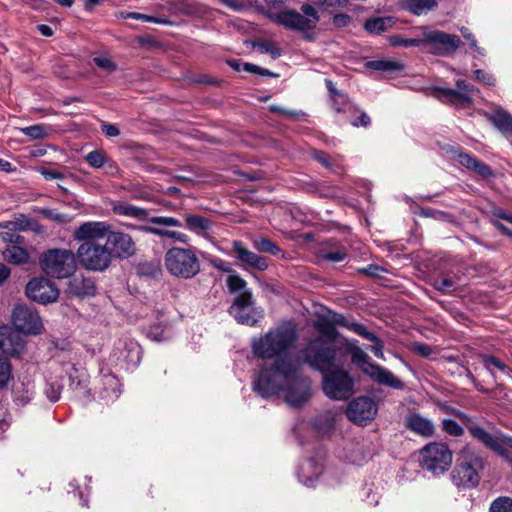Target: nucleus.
I'll use <instances>...</instances> for the list:
<instances>
[{"label":"nucleus","instance_id":"nucleus-1","mask_svg":"<svg viewBox=\"0 0 512 512\" xmlns=\"http://www.w3.org/2000/svg\"><path fill=\"white\" fill-rule=\"evenodd\" d=\"M296 340V329L290 322L271 328L253 339L254 355L274 361L259 369L252 386L262 398L280 396L289 406L299 408L309 401L312 390L311 380L302 373L301 363L288 353Z\"/></svg>","mask_w":512,"mask_h":512},{"label":"nucleus","instance_id":"nucleus-2","mask_svg":"<svg viewBox=\"0 0 512 512\" xmlns=\"http://www.w3.org/2000/svg\"><path fill=\"white\" fill-rule=\"evenodd\" d=\"M304 361L314 370L324 373L332 368L343 366L346 356L335 346L329 345L321 338H316L302 351Z\"/></svg>","mask_w":512,"mask_h":512},{"label":"nucleus","instance_id":"nucleus-3","mask_svg":"<svg viewBox=\"0 0 512 512\" xmlns=\"http://www.w3.org/2000/svg\"><path fill=\"white\" fill-rule=\"evenodd\" d=\"M484 468V459L472 447H464L458 456L457 464L452 472V482L455 486L469 489L480 482V472Z\"/></svg>","mask_w":512,"mask_h":512},{"label":"nucleus","instance_id":"nucleus-4","mask_svg":"<svg viewBox=\"0 0 512 512\" xmlns=\"http://www.w3.org/2000/svg\"><path fill=\"white\" fill-rule=\"evenodd\" d=\"M164 264L174 277L191 279L200 272V261L196 249L172 247L165 253Z\"/></svg>","mask_w":512,"mask_h":512},{"label":"nucleus","instance_id":"nucleus-5","mask_svg":"<svg viewBox=\"0 0 512 512\" xmlns=\"http://www.w3.org/2000/svg\"><path fill=\"white\" fill-rule=\"evenodd\" d=\"M350 355L353 364L358 366L360 370L374 382L396 390H403L405 388V384L402 380L388 369L371 362L368 354L360 347L354 348V351Z\"/></svg>","mask_w":512,"mask_h":512},{"label":"nucleus","instance_id":"nucleus-6","mask_svg":"<svg viewBox=\"0 0 512 512\" xmlns=\"http://www.w3.org/2000/svg\"><path fill=\"white\" fill-rule=\"evenodd\" d=\"M322 374V390L328 398L337 401L347 400L354 394V378L343 369V366L332 368Z\"/></svg>","mask_w":512,"mask_h":512},{"label":"nucleus","instance_id":"nucleus-7","mask_svg":"<svg viewBox=\"0 0 512 512\" xmlns=\"http://www.w3.org/2000/svg\"><path fill=\"white\" fill-rule=\"evenodd\" d=\"M43 271L58 279L68 278L76 270V260L72 251L67 249H50L40 257Z\"/></svg>","mask_w":512,"mask_h":512},{"label":"nucleus","instance_id":"nucleus-8","mask_svg":"<svg viewBox=\"0 0 512 512\" xmlns=\"http://www.w3.org/2000/svg\"><path fill=\"white\" fill-rule=\"evenodd\" d=\"M301 11L303 14L293 9H284L271 13L269 17L275 23L290 30L304 31L315 28L319 21L317 10L310 4H304Z\"/></svg>","mask_w":512,"mask_h":512},{"label":"nucleus","instance_id":"nucleus-9","mask_svg":"<svg viewBox=\"0 0 512 512\" xmlns=\"http://www.w3.org/2000/svg\"><path fill=\"white\" fill-rule=\"evenodd\" d=\"M297 478L306 487H315L320 482L333 486L339 482L334 477V471L324 468L323 460L319 456L301 461L297 468Z\"/></svg>","mask_w":512,"mask_h":512},{"label":"nucleus","instance_id":"nucleus-10","mask_svg":"<svg viewBox=\"0 0 512 512\" xmlns=\"http://www.w3.org/2000/svg\"><path fill=\"white\" fill-rule=\"evenodd\" d=\"M421 467L434 476L446 472L452 464V452L444 443L431 442L420 450Z\"/></svg>","mask_w":512,"mask_h":512},{"label":"nucleus","instance_id":"nucleus-11","mask_svg":"<svg viewBox=\"0 0 512 512\" xmlns=\"http://www.w3.org/2000/svg\"><path fill=\"white\" fill-rule=\"evenodd\" d=\"M423 49L437 56L453 55L461 46L459 36L429 27H421Z\"/></svg>","mask_w":512,"mask_h":512},{"label":"nucleus","instance_id":"nucleus-12","mask_svg":"<svg viewBox=\"0 0 512 512\" xmlns=\"http://www.w3.org/2000/svg\"><path fill=\"white\" fill-rule=\"evenodd\" d=\"M455 88L437 86L432 89V95L445 104L456 107H469L473 103V97L479 90L464 79L455 82Z\"/></svg>","mask_w":512,"mask_h":512},{"label":"nucleus","instance_id":"nucleus-13","mask_svg":"<svg viewBox=\"0 0 512 512\" xmlns=\"http://www.w3.org/2000/svg\"><path fill=\"white\" fill-rule=\"evenodd\" d=\"M80 264L92 271H104L112 262V252L109 247L96 242H83L77 250Z\"/></svg>","mask_w":512,"mask_h":512},{"label":"nucleus","instance_id":"nucleus-14","mask_svg":"<svg viewBox=\"0 0 512 512\" xmlns=\"http://www.w3.org/2000/svg\"><path fill=\"white\" fill-rule=\"evenodd\" d=\"M111 362L125 370L136 368L141 360V347L132 339H120L115 343Z\"/></svg>","mask_w":512,"mask_h":512},{"label":"nucleus","instance_id":"nucleus-15","mask_svg":"<svg viewBox=\"0 0 512 512\" xmlns=\"http://www.w3.org/2000/svg\"><path fill=\"white\" fill-rule=\"evenodd\" d=\"M12 323L18 332L27 335L40 334L43 329V323L38 312L24 304H18L13 309Z\"/></svg>","mask_w":512,"mask_h":512},{"label":"nucleus","instance_id":"nucleus-16","mask_svg":"<svg viewBox=\"0 0 512 512\" xmlns=\"http://www.w3.org/2000/svg\"><path fill=\"white\" fill-rule=\"evenodd\" d=\"M229 313L238 323L247 326H254L263 318V311L255 306L252 294L236 296Z\"/></svg>","mask_w":512,"mask_h":512},{"label":"nucleus","instance_id":"nucleus-17","mask_svg":"<svg viewBox=\"0 0 512 512\" xmlns=\"http://www.w3.org/2000/svg\"><path fill=\"white\" fill-rule=\"evenodd\" d=\"M378 411L377 404L369 397H358L347 407L346 415L354 423L366 425L374 419Z\"/></svg>","mask_w":512,"mask_h":512},{"label":"nucleus","instance_id":"nucleus-18","mask_svg":"<svg viewBox=\"0 0 512 512\" xmlns=\"http://www.w3.org/2000/svg\"><path fill=\"white\" fill-rule=\"evenodd\" d=\"M26 295L33 301L41 304L55 302L59 296V290L50 280L36 278L26 285Z\"/></svg>","mask_w":512,"mask_h":512},{"label":"nucleus","instance_id":"nucleus-19","mask_svg":"<svg viewBox=\"0 0 512 512\" xmlns=\"http://www.w3.org/2000/svg\"><path fill=\"white\" fill-rule=\"evenodd\" d=\"M95 391L101 400L114 402L121 394V384L108 369H101Z\"/></svg>","mask_w":512,"mask_h":512},{"label":"nucleus","instance_id":"nucleus-20","mask_svg":"<svg viewBox=\"0 0 512 512\" xmlns=\"http://www.w3.org/2000/svg\"><path fill=\"white\" fill-rule=\"evenodd\" d=\"M112 226L104 221H88L81 224L73 233V237L77 241L96 242L108 237Z\"/></svg>","mask_w":512,"mask_h":512},{"label":"nucleus","instance_id":"nucleus-21","mask_svg":"<svg viewBox=\"0 0 512 512\" xmlns=\"http://www.w3.org/2000/svg\"><path fill=\"white\" fill-rule=\"evenodd\" d=\"M106 245L112 252V258H128L135 253V243L129 234L110 230Z\"/></svg>","mask_w":512,"mask_h":512},{"label":"nucleus","instance_id":"nucleus-22","mask_svg":"<svg viewBox=\"0 0 512 512\" xmlns=\"http://www.w3.org/2000/svg\"><path fill=\"white\" fill-rule=\"evenodd\" d=\"M350 324H359L358 322L350 321L342 314H338L333 311H327L325 314L319 316L318 320L315 322L314 326L318 332L322 335L335 338L336 337V329L335 325L342 326L349 330Z\"/></svg>","mask_w":512,"mask_h":512},{"label":"nucleus","instance_id":"nucleus-23","mask_svg":"<svg viewBox=\"0 0 512 512\" xmlns=\"http://www.w3.org/2000/svg\"><path fill=\"white\" fill-rule=\"evenodd\" d=\"M483 116L506 138L512 136V114L499 105L482 112Z\"/></svg>","mask_w":512,"mask_h":512},{"label":"nucleus","instance_id":"nucleus-24","mask_svg":"<svg viewBox=\"0 0 512 512\" xmlns=\"http://www.w3.org/2000/svg\"><path fill=\"white\" fill-rule=\"evenodd\" d=\"M25 347L23 338L11 327H0V350L10 356L20 355Z\"/></svg>","mask_w":512,"mask_h":512},{"label":"nucleus","instance_id":"nucleus-25","mask_svg":"<svg viewBox=\"0 0 512 512\" xmlns=\"http://www.w3.org/2000/svg\"><path fill=\"white\" fill-rule=\"evenodd\" d=\"M235 257L245 266L263 271L268 267L266 258L248 250L241 242L234 241L232 244Z\"/></svg>","mask_w":512,"mask_h":512},{"label":"nucleus","instance_id":"nucleus-26","mask_svg":"<svg viewBox=\"0 0 512 512\" xmlns=\"http://www.w3.org/2000/svg\"><path fill=\"white\" fill-rule=\"evenodd\" d=\"M325 85L330 95L331 106L337 113L359 111L357 106L350 101L347 94L338 90L330 79L325 80Z\"/></svg>","mask_w":512,"mask_h":512},{"label":"nucleus","instance_id":"nucleus-27","mask_svg":"<svg viewBox=\"0 0 512 512\" xmlns=\"http://www.w3.org/2000/svg\"><path fill=\"white\" fill-rule=\"evenodd\" d=\"M468 431L473 438L482 443L486 448L498 453L501 449V440L504 434L500 432L490 433L479 425L468 426Z\"/></svg>","mask_w":512,"mask_h":512},{"label":"nucleus","instance_id":"nucleus-28","mask_svg":"<svg viewBox=\"0 0 512 512\" xmlns=\"http://www.w3.org/2000/svg\"><path fill=\"white\" fill-rule=\"evenodd\" d=\"M184 220L185 228L190 232L205 239L210 238L213 222L209 218L197 214H185Z\"/></svg>","mask_w":512,"mask_h":512},{"label":"nucleus","instance_id":"nucleus-29","mask_svg":"<svg viewBox=\"0 0 512 512\" xmlns=\"http://www.w3.org/2000/svg\"><path fill=\"white\" fill-rule=\"evenodd\" d=\"M405 426L410 431L422 437H431L435 432L433 422L418 413H410L407 415L405 418Z\"/></svg>","mask_w":512,"mask_h":512},{"label":"nucleus","instance_id":"nucleus-30","mask_svg":"<svg viewBox=\"0 0 512 512\" xmlns=\"http://www.w3.org/2000/svg\"><path fill=\"white\" fill-rule=\"evenodd\" d=\"M349 331L354 332L355 334L361 336L362 338L373 343L369 347L370 351L374 354L375 357L384 360V342L376 336L374 333L370 332L363 324H350Z\"/></svg>","mask_w":512,"mask_h":512},{"label":"nucleus","instance_id":"nucleus-31","mask_svg":"<svg viewBox=\"0 0 512 512\" xmlns=\"http://www.w3.org/2000/svg\"><path fill=\"white\" fill-rule=\"evenodd\" d=\"M480 358L484 368L495 381L501 376L512 377V370L501 359L490 354H482Z\"/></svg>","mask_w":512,"mask_h":512},{"label":"nucleus","instance_id":"nucleus-32","mask_svg":"<svg viewBox=\"0 0 512 512\" xmlns=\"http://www.w3.org/2000/svg\"><path fill=\"white\" fill-rule=\"evenodd\" d=\"M455 160H457L465 168L476 172L477 174L484 178L492 176V170L488 165L479 161L474 156L465 153L463 150H461L459 154H457Z\"/></svg>","mask_w":512,"mask_h":512},{"label":"nucleus","instance_id":"nucleus-33","mask_svg":"<svg viewBox=\"0 0 512 512\" xmlns=\"http://www.w3.org/2000/svg\"><path fill=\"white\" fill-rule=\"evenodd\" d=\"M112 211L117 215L134 218L139 221L149 222L150 219L148 210L128 203L118 202L112 206Z\"/></svg>","mask_w":512,"mask_h":512},{"label":"nucleus","instance_id":"nucleus-34","mask_svg":"<svg viewBox=\"0 0 512 512\" xmlns=\"http://www.w3.org/2000/svg\"><path fill=\"white\" fill-rule=\"evenodd\" d=\"M62 389V375L46 376L43 393L50 402L55 403L60 399Z\"/></svg>","mask_w":512,"mask_h":512},{"label":"nucleus","instance_id":"nucleus-35","mask_svg":"<svg viewBox=\"0 0 512 512\" xmlns=\"http://www.w3.org/2000/svg\"><path fill=\"white\" fill-rule=\"evenodd\" d=\"M138 230L158 236L160 238H169L179 243L187 244L189 242V236L185 233L173 230H166L162 228H157L153 226H140Z\"/></svg>","mask_w":512,"mask_h":512},{"label":"nucleus","instance_id":"nucleus-36","mask_svg":"<svg viewBox=\"0 0 512 512\" xmlns=\"http://www.w3.org/2000/svg\"><path fill=\"white\" fill-rule=\"evenodd\" d=\"M70 387L74 391H78L80 394H88L87 389L89 377L85 369H78L73 367L69 372Z\"/></svg>","mask_w":512,"mask_h":512},{"label":"nucleus","instance_id":"nucleus-37","mask_svg":"<svg viewBox=\"0 0 512 512\" xmlns=\"http://www.w3.org/2000/svg\"><path fill=\"white\" fill-rule=\"evenodd\" d=\"M14 401L18 405H26L28 404L34 397V384L30 380L22 381L17 384L13 389Z\"/></svg>","mask_w":512,"mask_h":512},{"label":"nucleus","instance_id":"nucleus-38","mask_svg":"<svg viewBox=\"0 0 512 512\" xmlns=\"http://www.w3.org/2000/svg\"><path fill=\"white\" fill-rule=\"evenodd\" d=\"M437 6L436 0H405L406 9L417 16L426 14Z\"/></svg>","mask_w":512,"mask_h":512},{"label":"nucleus","instance_id":"nucleus-39","mask_svg":"<svg viewBox=\"0 0 512 512\" xmlns=\"http://www.w3.org/2000/svg\"><path fill=\"white\" fill-rule=\"evenodd\" d=\"M227 287L231 293H237V296H245L252 294L247 287V282L241 278L236 272L229 274L226 280Z\"/></svg>","mask_w":512,"mask_h":512},{"label":"nucleus","instance_id":"nucleus-40","mask_svg":"<svg viewBox=\"0 0 512 512\" xmlns=\"http://www.w3.org/2000/svg\"><path fill=\"white\" fill-rule=\"evenodd\" d=\"M3 257L10 263L21 264L27 262L28 253L21 247L12 245L3 251Z\"/></svg>","mask_w":512,"mask_h":512},{"label":"nucleus","instance_id":"nucleus-41","mask_svg":"<svg viewBox=\"0 0 512 512\" xmlns=\"http://www.w3.org/2000/svg\"><path fill=\"white\" fill-rule=\"evenodd\" d=\"M394 21L391 17H379L369 19L365 23V29L370 33L379 34L391 27Z\"/></svg>","mask_w":512,"mask_h":512},{"label":"nucleus","instance_id":"nucleus-42","mask_svg":"<svg viewBox=\"0 0 512 512\" xmlns=\"http://www.w3.org/2000/svg\"><path fill=\"white\" fill-rule=\"evenodd\" d=\"M335 424V415L332 412H325L316 416L313 420V426L321 433L330 431Z\"/></svg>","mask_w":512,"mask_h":512},{"label":"nucleus","instance_id":"nucleus-43","mask_svg":"<svg viewBox=\"0 0 512 512\" xmlns=\"http://www.w3.org/2000/svg\"><path fill=\"white\" fill-rule=\"evenodd\" d=\"M389 43L394 47H420L423 49L422 31H420V34L415 38H404L400 35L390 36Z\"/></svg>","mask_w":512,"mask_h":512},{"label":"nucleus","instance_id":"nucleus-44","mask_svg":"<svg viewBox=\"0 0 512 512\" xmlns=\"http://www.w3.org/2000/svg\"><path fill=\"white\" fill-rule=\"evenodd\" d=\"M433 286L441 292L449 293L457 289L458 278L452 276H441L434 279Z\"/></svg>","mask_w":512,"mask_h":512},{"label":"nucleus","instance_id":"nucleus-45","mask_svg":"<svg viewBox=\"0 0 512 512\" xmlns=\"http://www.w3.org/2000/svg\"><path fill=\"white\" fill-rule=\"evenodd\" d=\"M367 67L371 68L375 71H382V72H395L400 71L403 68V65L396 61H389V60H375L370 61L367 63Z\"/></svg>","mask_w":512,"mask_h":512},{"label":"nucleus","instance_id":"nucleus-46","mask_svg":"<svg viewBox=\"0 0 512 512\" xmlns=\"http://www.w3.org/2000/svg\"><path fill=\"white\" fill-rule=\"evenodd\" d=\"M12 379V366L10 361L0 355V390L8 387Z\"/></svg>","mask_w":512,"mask_h":512},{"label":"nucleus","instance_id":"nucleus-47","mask_svg":"<svg viewBox=\"0 0 512 512\" xmlns=\"http://www.w3.org/2000/svg\"><path fill=\"white\" fill-rule=\"evenodd\" d=\"M107 158L108 156L100 150H93L85 156L86 162L96 169L102 168L107 163Z\"/></svg>","mask_w":512,"mask_h":512},{"label":"nucleus","instance_id":"nucleus-48","mask_svg":"<svg viewBox=\"0 0 512 512\" xmlns=\"http://www.w3.org/2000/svg\"><path fill=\"white\" fill-rule=\"evenodd\" d=\"M319 257L325 261H329L332 263H338V262H342L346 259L347 253L343 249H336V250L322 249L319 252Z\"/></svg>","mask_w":512,"mask_h":512},{"label":"nucleus","instance_id":"nucleus-49","mask_svg":"<svg viewBox=\"0 0 512 512\" xmlns=\"http://www.w3.org/2000/svg\"><path fill=\"white\" fill-rule=\"evenodd\" d=\"M489 512H512V498L498 497L490 505Z\"/></svg>","mask_w":512,"mask_h":512},{"label":"nucleus","instance_id":"nucleus-50","mask_svg":"<svg viewBox=\"0 0 512 512\" xmlns=\"http://www.w3.org/2000/svg\"><path fill=\"white\" fill-rule=\"evenodd\" d=\"M20 131L27 137L36 140L42 139L47 135V130L44 125L36 124L28 127L21 128Z\"/></svg>","mask_w":512,"mask_h":512},{"label":"nucleus","instance_id":"nucleus-51","mask_svg":"<svg viewBox=\"0 0 512 512\" xmlns=\"http://www.w3.org/2000/svg\"><path fill=\"white\" fill-rule=\"evenodd\" d=\"M148 337L155 342H162L171 337V332L167 327L157 325L149 330Z\"/></svg>","mask_w":512,"mask_h":512},{"label":"nucleus","instance_id":"nucleus-52","mask_svg":"<svg viewBox=\"0 0 512 512\" xmlns=\"http://www.w3.org/2000/svg\"><path fill=\"white\" fill-rule=\"evenodd\" d=\"M254 247L260 252L270 253L273 255L280 251V249L267 238L255 239Z\"/></svg>","mask_w":512,"mask_h":512},{"label":"nucleus","instance_id":"nucleus-53","mask_svg":"<svg viewBox=\"0 0 512 512\" xmlns=\"http://www.w3.org/2000/svg\"><path fill=\"white\" fill-rule=\"evenodd\" d=\"M442 427L447 434L454 437H459L464 433V429L455 420L452 419H443Z\"/></svg>","mask_w":512,"mask_h":512},{"label":"nucleus","instance_id":"nucleus-54","mask_svg":"<svg viewBox=\"0 0 512 512\" xmlns=\"http://www.w3.org/2000/svg\"><path fill=\"white\" fill-rule=\"evenodd\" d=\"M257 47L260 50V52L270 54L273 59H276L281 56L280 49L272 41H261L257 44Z\"/></svg>","mask_w":512,"mask_h":512},{"label":"nucleus","instance_id":"nucleus-55","mask_svg":"<svg viewBox=\"0 0 512 512\" xmlns=\"http://www.w3.org/2000/svg\"><path fill=\"white\" fill-rule=\"evenodd\" d=\"M149 222L155 225H162L166 227H182V223L177 218L168 216L151 217Z\"/></svg>","mask_w":512,"mask_h":512},{"label":"nucleus","instance_id":"nucleus-56","mask_svg":"<svg viewBox=\"0 0 512 512\" xmlns=\"http://www.w3.org/2000/svg\"><path fill=\"white\" fill-rule=\"evenodd\" d=\"M77 294L92 295L94 294L95 287L91 280L82 279L81 281L75 280L74 284Z\"/></svg>","mask_w":512,"mask_h":512},{"label":"nucleus","instance_id":"nucleus-57","mask_svg":"<svg viewBox=\"0 0 512 512\" xmlns=\"http://www.w3.org/2000/svg\"><path fill=\"white\" fill-rule=\"evenodd\" d=\"M500 445L501 449L498 450L497 454L512 462V438L503 435Z\"/></svg>","mask_w":512,"mask_h":512},{"label":"nucleus","instance_id":"nucleus-58","mask_svg":"<svg viewBox=\"0 0 512 512\" xmlns=\"http://www.w3.org/2000/svg\"><path fill=\"white\" fill-rule=\"evenodd\" d=\"M119 17H121L123 19L131 18V19L140 20L143 22L161 23V20H159L153 16H149V15L137 13V12H120Z\"/></svg>","mask_w":512,"mask_h":512},{"label":"nucleus","instance_id":"nucleus-59","mask_svg":"<svg viewBox=\"0 0 512 512\" xmlns=\"http://www.w3.org/2000/svg\"><path fill=\"white\" fill-rule=\"evenodd\" d=\"M473 74H474V78L478 82L483 83L485 85L494 86L496 83L495 77L491 73H489L485 70L476 69V70H474Z\"/></svg>","mask_w":512,"mask_h":512},{"label":"nucleus","instance_id":"nucleus-60","mask_svg":"<svg viewBox=\"0 0 512 512\" xmlns=\"http://www.w3.org/2000/svg\"><path fill=\"white\" fill-rule=\"evenodd\" d=\"M439 150L442 153V155L450 158L455 159L457 157V154L462 150L459 146H455L449 143L439 144Z\"/></svg>","mask_w":512,"mask_h":512},{"label":"nucleus","instance_id":"nucleus-61","mask_svg":"<svg viewBox=\"0 0 512 512\" xmlns=\"http://www.w3.org/2000/svg\"><path fill=\"white\" fill-rule=\"evenodd\" d=\"M312 157L316 161H318L321 165H323L325 168H327L329 170L333 169V164L330 160V157L326 153H324L322 151H318V150H313Z\"/></svg>","mask_w":512,"mask_h":512},{"label":"nucleus","instance_id":"nucleus-62","mask_svg":"<svg viewBox=\"0 0 512 512\" xmlns=\"http://www.w3.org/2000/svg\"><path fill=\"white\" fill-rule=\"evenodd\" d=\"M359 112H360L359 117L355 118V119H351L350 123L354 127L367 128L371 123V119L366 112H364V111H359Z\"/></svg>","mask_w":512,"mask_h":512},{"label":"nucleus","instance_id":"nucleus-63","mask_svg":"<svg viewBox=\"0 0 512 512\" xmlns=\"http://www.w3.org/2000/svg\"><path fill=\"white\" fill-rule=\"evenodd\" d=\"M94 62L99 68L105 71L110 72L115 70V64L107 57H95Z\"/></svg>","mask_w":512,"mask_h":512},{"label":"nucleus","instance_id":"nucleus-64","mask_svg":"<svg viewBox=\"0 0 512 512\" xmlns=\"http://www.w3.org/2000/svg\"><path fill=\"white\" fill-rule=\"evenodd\" d=\"M101 128H102V132L107 137H116L120 134L118 127L114 124L104 123V124H102Z\"/></svg>","mask_w":512,"mask_h":512}]
</instances>
